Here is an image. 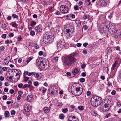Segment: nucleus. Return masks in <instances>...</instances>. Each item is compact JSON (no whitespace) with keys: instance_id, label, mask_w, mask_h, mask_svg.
Here are the masks:
<instances>
[{"instance_id":"nucleus-33","label":"nucleus","mask_w":121,"mask_h":121,"mask_svg":"<svg viewBox=\"0 0 121 121\" xmlns=\"http://www.w3.org/2000/svg\"><path fill=\"white\" fill-rule=\"evenodd\" d=\"M4 47L3 46H2L0 47V52H1L4 51Z\"/></svg>"},{"instance_id":"nucleus-4","label":"nucleus","mask_w":121,"mask_h":121,"mask_svg":"<svg viewBox=\"0 0 121 121\" xmlns=\"http://www.w3.org/2000/svg\"><path fill=\"white\" fill-rule=\"evenodd\" d=\"M71 89L72 93L76 96H79L82 93V90H80V87L77 86H72Z\"/></svg>"},{"instance_id":"nucleus-30","label":"nucleus","mask_w":121,"mask_h":121,"mask_svg":"<svg viewBox=\"0 0 121 121\" xmlns=\"http://www.w3.org/2000/svg\"><path fill=\"white\" fill-rule=\"evenodd\" d=\"M30 86H31L30 84H25L23 86V87L24 88H26L27 87L30 88Z\"/></svg>"},{"instance_id":"nucleus-3","label":"nucleus","mask_w":121,"mask_h":121,"mask_svg":"<svg viewBox=\"0 0 121 121\" xmlns=\"http://www.w3.org/2000/svg\"><path fill=\"white\" fill-rule=\"evenodd\" d=\"M102 98L97 96H95L91 99V105L94 107H97L100 104L99 100H101Z\"/></svg>"},{"instance_id":"nucleus-50","label":"nucleus","mask_w":121,"mask_h":121,"mask_svg":"<svg viewBox=\"0 0 121 121\" xmlns=\"http://www.w3.org/2000/svg\"><path fill=\"white\" fill-rule=\"evenodd\" d=\"M2 69L4 71H7V69L6 67H4L2 68Z\"/></svg>"},{"instance_id":"nucleus-47","label":"nucleus","mask_w":121,"mask_h":121,"mask_svg":"<svg viewBox=\"0 0 121 121\" xmlns=\"http://www.w3.org/2000/svg\"><path fill=\"white\" fill-rule=\"evenodd\" d=\"M85 81V79L83 78H82L80 79V81L82 82H84Z\"/></svg>"},{"instance_id":"nucleus-17","label":"nucleus","mask_w":121,"mask_h":121,"mask_svg":"<svg viewBox=\"0 0 121 121\" xmlns=\"http://www.w3.org/2000/svg\"><path fill=\"white\" fill-rule=\"evenodd\" d=\"M69 119H72V121H78V119L74 116H70L69 117Z\"/></svg>"},{"instance_id":"nucleus-22","label":"nucleus","mask_w":121,"mask_h":121,"mask_svg":"<svg viewBox=\"0 0 121 121\" xmlns=\"http://www.w3.org/2000/svg\"><path fill=\"white\" fill-rule=\"evenodd\" d=\"M91 114L92 115L95 116H96L98 115L96 112L94 110H93L92 111Z\"/></svg>"},{"instance_id":"nucleus-49","label":"nucleus","mask_w":121,"mask_h":121,"mask_svg":"<svg viewBox=\"0 0 121 121\" xmlns=\"http://www.w3.org/2000/svg\"><path fill=\"white\" fill-rule=\"evenodd\" d=\"M32 59V58L31 57H30L29 58L26 60V62L27 63L29 62L30 60H31Z\"/></svg>"},{"instance_id":"nucleus-35","label":"nucleus","mask_w":121,"mask_h":121,"mask_svg":"<svg viewBox=\"0 0 121 121\" xmlns=\"http://www.w3.org/2000/svg\"><path fill=\"white\" fill-rule=\"evenodd\" d=\"M78 109L81 110H82L83 109L84 107L83 106H78Z\"/></svg>"},{"instance_id":"nucleus-13","label":"nucleus","mask_w":121,"mask_h":121,"mask_svg":"<svg viewBox=\"0 0 121 121\" xmlns=\"http://www.w3.org/2000/svg\"><path fill=\"white\" fill-rule=\"evenodd\" d=\"M10 60V58L9 56L7 57L6 59L4 60V65L8 64Z\"/></svg>"},{"instance_id":"nucleus-7","label":"nucleus","mask_w":121,"mask_h":121,"mask_svg":"<svg viewBox=\"0 0 121 121\" xmlns=\"http://www.w3.org/2000/svg\"><path fill=\"white\" fill-rule=\"evenodd\" d=\"M60 9L63 13L65 14L68 13L69 9L67 6L65 5H63L60 6Z\"/></svg>"},{"instance_id":"nucleus-45","label":"nucleus","mask_w":121,"mask_h":121,"mask_svg":"<svg viewBox=\"0 0 121 121\" xmlns=\"http://www.w3.org/2000/svg\"><path fill=\"white\" fill-rule=\"evenodd\" d=\"M24 80L25 81H27L29 78L25 76V75H24Z\"/></svg>"},{"instance_id":"nucleus-61","label":"nucleus","mask_w":121,"mask_h":121,"mask_svg":"<svg viewBox=\"0 0 121 121\" xmlns=\"http://www.w3.org/2000/svg\"><path fill=\"white\" fill-rule=\"evenodd\" d=\"M43 52L41 51L39 52V55L40 56H41L43 55Z\"/></svg>"},{"instance_id":"nucleus-56","label":"nucleus","mask_w":121,"mask_h":121,"mask_svg":"<svg viewBox=\"0 0 121 121\" xmlns=\"http://www.w3.org/2000/svg\"><path fill=\"white\" fill-rule=\"evenodd\" d=\"M83 17L84 19L85 20L87 19V17L85 14H84L83 16Z\"/></svg>"},{"instance_id":"nucleus-44","label":"nucleus","mask_w":121,"mask_h":121,"mask_svg":"<svg viewBox=\"0 0 121 121\" xmlns=\"http://www.w3.org/2000/svg\"><path fill=\"white\" fill-rule=\"evenodd\" d=\"M21 39H22L21 36L20 35L17 38V41H20L21 40Z\"/></svg>"},{"instance_id":"nucleus-63","label":"nucleus","mask_w":121,"mask_h":121,"mask_svg":"<svg viewBox=\"0 0 121 121\" xmlns=\"http://www.w3.org/2000/svg\"><path fill=\"white\" fill-rule=\"evenodd\" d=\"M21 97V96L20 95H19L17 97V100H20Z\"/></svg>"},{"instance_id":"nucleus-48","label":"nucleus","mask_w":121,"mask_h":121,"mask_svg":"<svg viewBox=\"0 0 121 121\" xmlns=\"http://www.w3.org/2000/svg\"><path fill=\"white\" fill-rule=\"evenodd\" d=\"M7 95H4L3 96L2 99L3 100H5L7 99Z\"/></svg>"},{"instance_id":"nucleus-37","label":"nucleus","mask_w":121,"mask_h":121,"mask_svg":"<svg viewBox=\"0 0 121 121\" xmlns=\"http://www.w3.org/2000/svg\"><path fill=\"white\" fill-rule=\"evenodd\" d=\"M12 16L13 18H16L17 19L18 18V16L14 14H13L12 15Z\"/></svg>"},{"instance_id":"nucleus-20","label":"nucleus","mask_w":121,"mask_h":121,"mask_svg":"<svg viewBox=\"0 0 121 121\" xmlns=\"http://www.w3.org/2000/svg\"><path fill=\"white\" fill-rule=\"evenodd\" d=\"M76 23L77 25V27H79L81 25V23L80 21L78 20H77L76 21Z\"/></svg>"},{"instance_id":"nucleus-21","label":"nucleus","mask_w":121,"mask_h":121,"mask_svg":"<svg viewBox=\"0 0 121 121\" xmlns=\"http://www.w3.org/2000/svg\"><path fill=\"white\" fill-rule=\"evenodd\" d=\"M48 93L52 95H53L54 91L52 89V88L51 89H48Z\"/></svg>"},{"instance_id":"nucleus-41","label":"nucleus","mask_w":121,"mask_h":121,"mask_svg":"<svg viewBox=\"0 0 121 121\" xmlns=\"http://www.w3.org/2000/svg\"><path fill=\"white\" fill-rule=\"evenodd\" d=\"M17 24L15 22H13L12 24V26L14 27H17Z\"/></svg>"},{"instance_id":"nucleus-15","label":"nucleus","mask_w":121,"mask_h":121,"mask_svg":"<svg viewBox=\"0 0 121 121\" xmlns=\"http://www.w3.org/2000/svg\"><path fill=\"white\" fill-rule=\"evenodd\" d=\"M72 72L73 75H75L79 72V71L78 69L75 68L72 71Z\"/></svg>"},{"instance_id":"nucleus-39","label":"nucleus","mask_w":121,"mask_h":121,"mask_svg":"<svg viewBox=\"0 0 121 121\" xmlns=\"http://www.w3.org/2000/svg\"><path fill=\"white\" fill-rule=\"evenodd\" d=\"M74 9L75 10H77L78 9V6L77 5H75L74 6Z\"/></svg>"},{"instance_id":"nucleus-24","label":"nucleus","mask_w":121,"mask_h":121,"mask_svg":"<svg viewBox=\"0 0 121 121\" xmlns=\"http://www.w3.org/2000/svg\"><path fill=\"white\" fill-rule=\"evenodd\" d=\"M36 24V22L34 21H32L30 22V26L32 27H33Z\"/></svg>"},{"instance_id":"nucleus-8","label":"nucleus","mask_w":121,"mask_h":121,"mask_svg":"<svg viewBox=\"0 0 121 121\" xmlns=\"http://www.w3.org/2000/svg\"><path fill=\"white\" fill-rule=\"evenodd\" d=\"M101 109L104 112L108 111L110 108L105 105H104L103 103H101L100 104Z\"/></svg>"},{"instance_id":"nucleus-51","label":"nucleus","mask_w":121,"mask_h":121,"mask_svg":"<svg viewBox=\"0 0 121 121\" xmlns=\"http://www.w3.org/2000/svg\"><path fill=\"white\" fill-rule=\"evenodd\" d=\"M6 34H3L2 35V37L3 39H5L6 37Z\"/></svg>"},{"instance_id":"nucleus-32","label":"nucleus","mask_w":121,"mask_h":121,"mask_svg":"<svg viewBox=\"0 0 121 121\" xmlns=\"http://www.w3.org/2000/svg\"><path fill=\"white\" fill-rule=\"evenodd\" d=\"M64 115L62 114H60L59 115V118L61 119H63L64 118Z\"/></svg>"},{"instance_id":"nucleus-12","label":"nucleus","mask_w":121,"mask_h":121,"mask_svg":"<svg viewBox=\"0 0 121 121\" xmlns=\"http://www.w3.org/2000/svg\"><path fill=\"white\" fill-rule=\"evenodd\" d=\"M118 60H116L114 62L111 68L112 70H113L115 69L117 67V65L118 64Z\"/></svg>"},{"instance_id":"nucleus-29","label":"nucleus","mask_w":121,"mask_h":121,"mask_svg":"<svg viewBox=\"0 0 121 121\" xmlns=\"http://www.w3.org/2000/svg\"><path fill=\"white\" fill-rule=\"evenodd\" d=\"M68 109L67 108H66L64 109H62V111L64 113H66L68 112Z\"/></svg>"},{"instance_id":"nucleus-19","label":"nucleus","mask_w":121,"mask_h":121,"mask_svg":"<svg viewBox=\"0 0 121 121\" xmlns=\"http://www.w3.org/2000/svg\"><path fill=\"white\" fill-rule=\"evenodd\" d=\"M34 72L32 73H28L27 71H26L25 72L24 75H28L29 76H30L31 75H32L33 74Z\"/></svg>"},{"instance_id":"nucleus-38","label":"nucleus","mask_w":121,"mask_h":121,"mask_svg":"<svg viewBox=\"0 0 121 121\" xmlns=\"http://www.w3.org/2000/svg\"><path fill=\"white\" fill-rule=\"evenodd\" d=\"M15 111L13 110H12L11 111V114L12 115H14L15 113Z\"/></svg>"},{"instance_id":"nucleus-10","label":"nucleus","mask_w":121,"mask_h":121,"mask_svg":"<svg viewBox=\"0 0 121 121\" xmlns=\"http://www.w3.org/2000/svg\"><path fill=\"white\" fill-rule=\"evenodd\" d=\"M104 104V105H105L110 108L111 105V102L110 100L108 99H106L104 100L101 102Z\"/></svg>"},{"instance_id":"nucleus-11","label":"nucleus","mask_w":121,"mask_h":121,"mask_svg":"<svg viewBox=\"0 0 121 121\" xmlns=\"http://www.w3.org/2000/svg\"><path fill=\"white\" fill-rule=\"evenodd\" d=\"M24 108L25 111L26 112H28L30 110V107L29 105H25L24 107Z\"/></svg>"},{"instance_id":"nucleus-64","label":"nucleus","mask_w":121,"mask_h":121,"mask_svg":"<svg viewBox=\"0 0 121 121\" xmlns=\"http://www.w3.org/2000/svg\"><path fill=\"white\" fill-rule=\"evenodd\" d=\"M55 14L56 15H59L60 14V13L59 12V11H57L56 13H55Z\"/></svg>"},{"instance_id":"nucleus-58","label":"nucleus","mask_w":121,"mask_h":121,"mask_svg":"<svg viewBox=\"0 0 121 121\" xmlns=\"http://www.w3.org/2000/svg\"><path fill=\"white\" fill-rule=\"evenodd\" d=\"M23 84L22 83H20L18 84V86L19 88H21L23 86Z\"/></svg>"},{"instance_id":"nucleus-25","label":"nucleus","mask_w":121,"mask_h":121,"mask_svg":"<svg viewBox=\"0 0 121 121\" xmlns=\"http://www.w3.org/2000/svg\"><path fill=\"white\" fill-rule=\"evenodd\" d=\"M9 115V112L7 111L5 112L4 116L6 117H8Z\"/></svg>"},{"instance_id":"nucleus-18","label":"nucleus","mask_w":121,"mask_h":121,"mask_svg":"<svg viewBox=\"0 0 121 121\" xmlns=\"http://www.w3.org/2000/svg\"><path fill=\"white\" fill-rule=\"evenodd\" d=\"M50 109L49 108H48L47 107H45L43 108V110L44 112L45 113L48 112L50 110Z\"/></svg>"},{"instance_id":"nucleus-14","label":"nucleus","mask_w":121,"mask_h":121,"mask_svg":"<svg viewBox=\"0 0 121 121\" xmlns=\"http://www.w3.org/2000/svg\"><path fill=\"white\" fill-rule=\"evenodd\" d=\"M35 30L37 32H40L42 30V28L41 27L38 26L36 27L35 28Z\"/></svg>"},{"instance_id":"nucleus-53","label":"nucleus","mask_w":121,"mask_h":121,"mask_svg":"<svg viewBox=\"0 0 121 121\" xmlns=\"http://www.w3.org/2000/svg\"><path fill=\"white\" fill-rule=\"evenodd\" d=\"M116 92L115 90H113L111 92V94L113 95H114L115 94Z\"/></svg>"},{"instance_id":"nucleus-27","label":"nucleus","mask_w":121,"mask_h":121,"mask_svg":"<svg viewBox=\"0 0 121 121\" xmlns=\"http://www.w3.org/2000/svg\"><path fill=\"white\" fill-rule=\"evenodd\" d=\"M117 106L120 107L121 106V104L120 101L117 100Z\"/></svg>"},{"instance_id":"nucleus-34","label":"nucleus","mask_w":121,"mask_h":121,"mask_svg":"<svg viewBox=\"0 0 121 121\" xmlns=\"http://www.w3.org/2000/svg\"><path fill=\"white\" fill-rule=\"evenodd\" d=\"M47 90V89L45 88L44 87H43L42 89V91H43V93L44 94L45 93Z\"/></svg>"},{"instance_id":"nucleus-62","label":"nucleus","mask_w":121,"mask_h":121,"mask_svg":"<svg viewBox=\"0 0 121 121\" xmlns=\"http://www.w3.org/2000/svg\"><path fill=\"white\" fill-rule=\"evenodd\" d=\"M88 43H85L83 44V46L84 47H85L88 45Z\"/></svg>"},{"instance_id":"nucleus-23","label":"nucleus","mask_w":121,"mask_h":121,"mask_svg":"<svg viewBox=\"0 0 121 121\" xmlns=\"http://www.w3.org/2000/svg\"><path fill=\"white\" fill-rule=\"evenodd\" d=\"M1 27L4 30H6L7 29V27L5 24H3L2 25Z\"/></svg>"},{"instance_id":"nucleus-43","label":"nucleus","mask_w":121,"mask_h":121,"mask_svg":"<svg viewBox=\"0 0 121 121\" xmlns=\"http://www.w3.org/2000/svg\"><path fill=\"white\" fill-rule=\"evenodd\" d=\"M9 36L10 37H12L14 36L13 33H9Z\"/></svg>"},{"instance_id":"nucleus-16","label":"nucleus","mask_w":121,"mask_h":121,"mask_svg":"<svg viewBox=\"0 0 121 121\" xmlns=\"http://www.w3.org/2000/svg\"><path fill=\"white\" fill-rule=\"evenodd\" d=\"M33 96L32 95H28L27 97L26 100L28 102H30L32 100Z\"/></svg>"},{"instance_id":"nucleus-26","label":"nucleus","mask_w":121,"mask_h":121,"mask_svg":"<svg viewBox=\"0 0 121 121\" xmlns=\"http://www.w3.org/2000/svg\"><path fill=\"white\" fill-rule=\"evenodd\" d=\"M13 77V75L10 76V77L6 76V78L8 80L10 81L12 80V78Z\"/></svg>"},{"instance_id":"nucleus-54","label":"nucleus","mask_w":121,"mask_h":121,"mask_svg":"<svg viewBox=\"0 0 121 121\" xmlns=\"http://www.w3.org/2000/svg\"><path fill=\"white\" fill-rule=\"evenodd\" d=\"M53 60H55V61H57L58 60V57H54L53 58Z\"/></svg>"},{"instance_id":"nucleus-46","label":"nucleus","mask_w":121,"mask_h":121,"mask_svg":"<svg viewBox=\"0 0 121 121\" xmlns=\"http://www.w3.org/2000/svg\"><path fill=\"white\" fill-rule=\"evenodd\" d=\"M86 65L85 64H84L82 65L81 66V68L82 69H84L86 66Z\"/></svg>"},{"instance_id":"nucleus-1","label":"nucleus","mask_w":121,"mask_h":121,"mask_svg":"<svg viewBox=\"0 0 121 121\" xmlns=\"http://www.w3.org/2000/svg\"><path fill=\"white\" fill-rule=\"evenodd\" d=\"M73 56V55L71 54L64 60L63 64L66 68L69 67L72 65L76 62V59Z\"/></svg>"},{"instance_id":"nucleus-2","label":"nucleus","mask_w":121,"mask_h":121,"mask_svg":"<svg viewBox=\"0 0 121 121\" xmlns=\"http://www.w3.org/2000/svg\"><path fill=\"white\" fill-rule=\"evenodd\" d=\"M54 38L53 34L51 32H49L44 35L43 41L46 44H49L52 42Z\"/></svg>"},{"instance_id":"nucleus-60","label":"nucleus","mask_w":121,"mask_h":121,"mask_svg":"<svg viewBox=\"0 0 121 121\" xmlns=\"http://www.w3.org/2000/svg\"><path fill=\"white\" fill-rule=\"evenodd\" d=\"M91 93L90 91H88L86 93V94L87 96H89L90 95Z\"/></svg>"},{"instance_id":"nucleus-5","label":"nucleus","mask_w":121,"mask_h":121,"mask_svg":"<svg viewBox=\"0 0 121 121\" xmlns=\"http://www.w3.org/2000/svg\"><path fill=\"white\" fill-rule=\"evenodd\" d=\"M74 30L73 26H69V27H66V29L64 30V32L67 36H69L70 35V33H71L73 32Z\"/></svg>"},{"instance_id":"nucleus-31","label":"nucleus","mask_w":121,"mask_h":121,"mask_svg":"<svg viewBox=\"0 0 121 121\" xmlns=\"http://www.w3.org/2000/svg\"><path fill=\"white\" fill-rule=\"evenodd\" d=\"M85 3H87V4L89 6L90 5L91 2L90 0H86L85 1Z\"/></svg>"},{"instance_id":"nucleus-28","label":"nucleus","mask_w":121,"mask_h":121,"mask_svg":"<svg viewBox=\"0 0 121 121\" xmlns=\"http://www.w3.org/2000/svg\"><path fill=\"white\" fill-rule=\"evenodd\" d=\"M16 70H17V69H12L11 70V72L12 73H12V74H13V76L14 75H15V73L16 72Z\"/></svg>"},{"instance_id":"nucleus-42","label":"nucleus","mask_w":121,"mask_h":121,"mask_svg":"<svg viewBox=\"0 0 121 121\" xmlns=\"http://www.w3.org/2000/svg\"><path fill=\"white\" fill-rule=\"evenodd\" d=\"M16 72L15 73V74H16V76H19V75H19V72L18 70L17 69V70H16Z\"/></svg>"},{"instance_id":"nucleus-55","label":"nucleus","mask_w":121,"mask_h":121,"mask_svg":"<svg viewBox=\"0 0 121 121\" xmlns=\"http://www.w3.org/2000/svg\"><path fill=\"white\" fill-rule=\"evenodd\" d=\"M83 29L85 30H86L87 28V26L86 25H85L83 26Z\"/></svg>"},{"instance_id":"nucleus-40","label":"nucleus","mask_w":121,"mask_h":121,"mask_svg":"<svg viewBox=\"0 0 121 121\" xmlns=\"http://www.w3.org/2000/svg\"><path fill=\"white\" fill-rule=\"evenodd\" d=\"M30 35L31 36H34L35 34V33L34 31H31L30 33Z\"/></svg>"},{"instance_id":"nucleus-57","label":"nucleus","mask_w":121,"mask_h":121,"mask_svg":"<svg viewBox=\"0 0 121 121\" xmlns=\"http://www.w3.org/2000/svg\"><path fill=\"white\" fill-rule=\"evenodd\" d=\"M5 43L7 44H8L9 43V40H6L5 41Z\"/></svg>"},{"instance_id":"nucleus-9","label":"nucleus","mask_w":121,"mask_h":121,"mask_svg":"<svg viewBox=\"0 0 121 121\" xmlns=\"http://www.w3.org/2000/svg\"><path fill=\"white\" fill-rule=\"evenodd\" d=\"M64 43L60 40L57 42V47L60 50H61L64 47Z\"/></svg>"},{"instance_id":"nucleus-6","label":"nucleus","mask_w":121,"mask_h":121,"mask_svg":"<svg viewBox=\"0 0 121 121\" xmlns=\"http://www.w3.org/2000/svg\"><path fill=\"white\" fill-rule=\"evenodd\" d=\"M47 64L46 61L45 60L41 61L40 60H39L38 62V66L39 68L41 69H44Z\"/></svg>"},{"instance_id":"nucleus-36","label":"nucleus","mask_w":121,"mask_h":121,"mask_svg":"<svg viewBox=\"0 0 121 121\" xmlns=\"http://www.w3.org/2000/svg\"><path fill=\"white\" fill-rule=\"evenodd\" d=\"M34 75V77H35V78H38L39 77V75L38 73H34L32 75Z\"/></svg>"},{"instance_id":"nucleus-59","label":"nucleus","mask_w":121,"mask_h":121,"mask_svg":"<svg viewBox=\"0 0 121 121\" xmlns=\"http://www.w3.org/2000/svg\"><path fill=\"white\" fill-rule=\"evenodd\" d=\"M9 92L11 94H13L14 92V90L13 89H11L9 91Z\"/></svg>"},{"instance_id":"nucleus-52","label":"nucleus","mask_w":121,"mask_h":121,"mask_svg":"<svg viewBox=\"0 0 121 121\" xmlns=\"http://www.w3.org/2000/svg\"><path fill=\"white\" fill-rule=\"evenodd\" d=\"M34 84L35 86H37L39 85V84L37 82H35L34 83Z\"/></svg>"}]
</instances>
